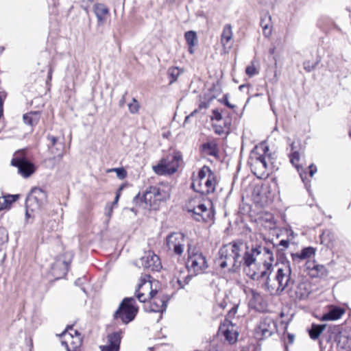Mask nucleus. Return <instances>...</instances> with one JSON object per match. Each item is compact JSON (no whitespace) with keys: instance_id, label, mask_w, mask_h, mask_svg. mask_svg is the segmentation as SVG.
I'll list each match as a JSON object with an SVG mask.
<instances>
[{"instance_id":"nucleus-40","label":"nucleus","mask_w":351,"mask_h":351,"mask_svg":"<svg viewBox=\"0 0 351 351\" xmlns=\"http://www.w3.org/2000/svg\"><path fill=\"white\" fill-rule=\"evenodd\" d=\"M69 264H70V261H64L61 262L60 261H57L52 267L53 275L56 274L54 271L55 268L58 267H60V266H62V274H65L66 272L69 270Z\"/></svg>"},{"instance_id":"nucleus-33","label":"nucleus","mask_w":351,"mask_h":351,"mask_svg":"<svg viewBox=\"0 0 351 351\" xmlns=\"http://www.w3.org/2000/svg\"><path fill=\"white\" fill-rule=\"evenodd\" d=\"M153 190V194L154 195V204L157 205V207L159 206V203L162 201L166 200L169 195L167 191L160 189L157 186H152Z\"/></svg>"},{"instance_id":"nucleus-50","label":"nucleus","mask_w":351,"mask_h":351,"mask_svg":"<svg viewBox=\"0 0 351 351\" xmlns=\"http://www.w3.org/2000/svg\"><path fill=\"white\" fill-rule=\"evenodd\" d=\"M317 171V168L313 165L309 166V174L311 177L313 176L314 173Z\"/></svg>"},{"instance_id":"nucleus-54","label":"nucleus","mask_w":351,"mask_h":351,"mask_svg":"<svg viewBox=\"0 0 351 351\" xmlns=\"http://www.w3.org/2000/svg\"><path fill=\"white\" fill-rule=\"evenodd\" d=\"M251 292H252V297L254 300H258L261 298V295L258 293L256 292L255 291L252 290Z\"/></svg>"},{"instance_id":"nucleus-48","label":"nucleus","mask_w":351,"mask_h":351,"mask_svg":"<svg viewBox=\"0 0 351 351\" xmlns=\"http://www.w3.org/2000/svg\"><path fill=\"white\" fill-rule=\"evenodd\" d=\"M112 210H113V206L112 205H110L109 204H108L106 205V215L108 217V218H110L111 216H112Z\"/></svg>"},{"instance_id":"nucleus-12","label":"nucleus","mask_w":351,"mask_h":351,"mask_svg":"<svg viewBox=\"0 0 351 351\" xmlns=\"http://www.w3.org/2000/svg\"><path fill=\"white\" fill-rule=\"evenodd\" d=\"M150 276L145 275L140 279L135 295L140 302H146L154 295L158 294V291L152 289V283L150 281Z\"/></svg>"},{"instance_id":"nucleus-53","label":"nucleus","mask_w":351,"mask_h":351,"mask_svg":"<svg viewBox=\"0 0 351 351\" xmlns=\"http://www.w3.org/2000/svg\"><path fill=\"white\" fill-rule=\"evenodd\" d=\"M119 197H120V193L119 191H118L116 194V196H115V198H114V202L112 203V204H109L110 205H112V206H114V205H116L119 199Z\"/></svg>"},{"instance_id":"nucleus-58","label":"nucleus","mask_w":351,"mask_h":351,"mask_svg":"<svg viewBox=\"0 0 351 351\" xmlns=\"http://www.w3.org/2000/svg\"><path fill=\"white\" fill-rule=\"evenodd\" d=\"M193 113H191L190 115H189V116L186 117V118H185V122L188 121V119L190 118V117H191V116H192V115H193Z\"/></svg>"},{"instance_id":"nucleus-19","label":"nucleus","mask_w":351,"mask_h":351,"mask_svg":"<svg viewBox=\"0 0 351 351\" xmlns=\"http://www.w3.org/2000/svg\"><path fill=\"white\" fill-rule=\"evenodd\" d=\"M142 265L152 271H159L162 267L160 258L152 251L145 253V255L141 258Z\"/></svg>"},{"instance_id":"nucleus-31","label":"nucleus","mask_w":351,"mask_h":351,"mask_svg":"<svg viewBox=\"0 0 351 351\" xmlns=\"http://www.w3.org/2000/svg\"><path fill=\"white\" fill-rule=\"evenodd\" d=\"M232 124V119L230 117H226V121L223 122V125L213 123L212 125L215 132L218 135L223 134H228Z\"/></svg>"},{"instance_id":"nucleus-35","label":"nucleus","mask_w":351,"mask_h":351,"mask_svg":"<svg viewBox=\"0 0 351 351\" xmlns=\"http://www.w3.org/2000/svg\"><path fill=\"white\" fill-rule=\"evenodd\" d=\"M325 328L326 325L324 324H312L311 329L308 330L310 337L313 340L318 339Z\"/></svg>"},{"instance_id":"nucleus-18","label":"nucleus","mask_w":351,"mask_h":351,"mask_svg":"<svg viewBox=\"0 0 351 351\" xmlns=\"http://www.w3.org/2000/svg\"><path fill=\"white\" fill-rule=\"evenodd\" d=\"M11 165L16 167L19 173L24 178L29 177L35 171L34 165L32 162L16 155L12 158Z\"/></svg>"},{"instance_id":"nucleus-57","label":"nucleus","mask_w":351,"mask_h":351,"mask_svg":"<svg viewBox=\"0 0 351 351\" xmlns=\"http://www.w3.org/2000/svg\"><path fill=\"white\" fill-rule=\"evenodd\" d=\"M51 74H52V69L50 68V69L49 71L48 77H47L49 80H51Z\"/></svg>"},{"instance_id":"nucleus-59","label":"nucleus","mask_w":351,"mask_h":351,"mask_svg":"<svg viewBox=\"0 0 351 351\" xmlns=\"http://www.w3.org/2000/svg\"><path fill=\"white\" fill-rule=\"evenodd\" d=\"M67 329H70L71 330H73V329H72V327H71V326H69V327L67 328Z\"/></svg>"},{"instance_id":"nucleus-9","label":"nucleus","mask_w":351,"mask_h":351,"mask_svg":"<svg viewBox=\"0 0 351 351\" xmlns=\"http://www.w3.org/2000/svg\"><path fill=\"white\" fill-rule=\"evenodd\" d=\"M185 209L193 214V218L197 221H208L214 215L213 212L208 206L202 203L199 198L193 197L189 199L185 204Z\"/></svg>"},{"instance_id":"nucleus-22","label":"nucleus","mask_w":351,"mask_h":351,"mask_svg":"<svg viewBox=\"0 0 351 351\" xmlns=\"http://www.w3.org/2000/svg\"><path fill=\"white\" fill-rule=\"evenodd\" d=\"M220 43L226 53H228L233 45L232 27L230 24H226L223 28Z\"/></svg>"},{"instance_id":"nucleus-34","label":"nucleus","mask_w":351,"mask_h":351,"mask_svg":"<svg viewBox=\"0 0 351 351\" xmlns=\"http://www.w3.org/2000/svg\"><path fill=\"white\" fill-rule=\"evenodd\" d=\"M40 118V114L38 112H30L23 115V121L25 123L29 125H34L38 123Z\"/></svg>"},{"instance_id":"nucleus-42","label":"nucleus","mask_w":351,"mask_h":351,"mask_svg":"<svg viewBox=\"0 0 351 351\" xmlns=\"http://www.w3.org/2000/svg\"><path fill=\"white\" fill-rule=\"evenodd\" d=\"M139 104L135 98H133L132 102L128 104L129 111L132 114H136L139 110Z\"/></svg>"},{"instance_id":"nucleus-4","label":"nucleus","mask_w":351,"mask_h":351,"mask_svg":"<svg viewBox=\"0 0 351 351\" xmlns=\"http://www.w3.org/2000/svg\"><path fill=\"white\" fill-rule=\"evenodd\" d=\"M259 253L258 246L250 250L244 245L243 252L240 254V266L243 264L245 272L253 279L256 276V269L259 265Z\"/></svg>"},{"instance_id":"nucleus-41","label":"nucleus","mask_w":351,"mask_h":351,"mask_svg":"<svg viewBox=\"0 0 351 351\" xmlns=\"http://www.w3.org/2000/svg\"><path fill=\"white\" fill-rule=\"evenodd\" d=\"M290 161L291 164L299 171V161H300V154L298 152H293L290 156Z\"/></svg>"},{"instance_id":"nucleus-25","label":"nucleus","mask_w":351,"mask_h":351,"mask_svg":"<svg viewBox=\"0 0 351 351\" xmlns=\"http://www.w3.org/2000/svg\"><path fill=\"white\" fill-rule=\"evenodd\" d=\"M47 138L49 141L48 146L51 152L61 158L64 148V143L60 141L58 138L50 134L47 135Z\"/></svg>"},{"instance_id":"nucleus-1","label":"nucleus","mask_w":351,"mask_h":351,"mask_svg":"<svg viewBox=\"0 0 351 351\" xmlns=\"http://www.w3.org/2000/svg\"><path fill=\"white\" fill-rule=\"evenodd\" d=\"M264 289L271 295H280L286 291L293 300H302L308 297L311 291L306 282L295 283L289 262L278 265L273 278L267 277Z\"/></svg>"},{"instance_id":"nucleus-51","label":"nucleus","mask_w":351,"mask_h":351,"mask_svg":"<svg viewBox=\"0 0 351 351\" xmlns=\"http://www.w3.org/2000/svg\"><path fill=\"white\" fill-rule=\"evenodd\" d=\"M287 339H288V343H287L292 344L294 342V340H295V335H293V334L289 333L287 335Z\"/></svg>"},{"instance_id":"nucleus-56","label":"nucleus","mask_w":351,"mask_h":351,"mask_svg":"<svg viewBox=\"0 0 351 351\" xmlns=\"http://www.w3.org/2000/svg\"><path fill=\"white\" fill-rule=\"evenodd\" d=\"M195 46H191V45H189V51L191 54L193 53L194 51H193V47Z\"/></svg>"},{"instance_id":"nucleus-49","label":"nucleus","mask_w":351,"mask_h":351,"mask_svg":"<svg viewBox=\"0 0 351 351\" xmlns=\"http://www.w3.org/2000/svg\"><path fill=\"white\" fill-rule=\"evenodd\" d=\"M223 103L224 104L228 106V108H234L235 107L234 105H232L231 104L229 101H228V97L226 95H225L223 98Z\"/></svg>"},{"instance_id":"nucleus-10","label":"nucleus","mask_w":351,"mask_h":351,"mask_svg":"<svg viewBox=\"0 0 351 351\" xmlns=\"http://www.w3.org/2000/svg\"><path fill=\"white\" fill-rule=\"evenodd\" d=\"M191 243L185 234L181 232H173L169 234L165 239V245L168 251L174 255L180 256L184 252L186 245Z\"/></svg>"},{"instance_id":"nucleus-5","label":"nucleus","mask_w":351,"mask_h":351,"mask_svg":"<svg viewBox=\"0 0 351 351\" xmlns=\"http://www.w3.org/2000/svg\"><path fill=\"white\" fill-rule=\"evenodd\" d=\"M188 262L186 266L191 275H197L204 273L208 268V263L205 256L199 252L191 243H188L187 248Z\"/></svg>"},{"instance_id":"nucleus-60","label":"nucleus","mask_w":351,"mask_h":351,"mask_svg":"<svg viewBox=\"0 0 351 351\" xmlns=\"http://www.w3.org/2000/svg\"><path fill=\"white\" fill-rule=\"evenodd\" d=\"M291 149L292 150L293 149V144L291 145Z\"/></svg>"},{"instance_id":"nucleus-13","label":"nucleus","mask_w":351,"mask_h":351,"mask_svg":"<svg viewBox=\"0 0 351 351\" xmlns=\"http://www.w3.org/2000/svg\"><path fill=\"white\" fill-rule=\"evenodd\" d=\"M277 330L276 322L269 317L261 319L259 325L255 330V336L258 339L268 338Z\"/></svg>"},{"instance_id":"nucleus-20","label":"nucleus","mask_w":351,"mask_h":351,"mask_svg":"<svg viewBox=\"0 0 351 351\" xmlns=\"http://www.w3.org/2000/svg\"><path fill=\"white\" fill-rule=\"evenodd\" d=\"M121 339L122 332L121 331L108 335L107 337V344L99 346L101 351H119Z\"/></svg>"},{"instance_id":"nucleus-21","label":"nucleus","mask_w":351,"mask_h":351,"mask_svg":"<svg viewBox=\"0 0 351 351\" xmlns=\"http://www.w3.org/2000/svg\"><path fill=\"white\" fill-rule=\"evenodd\" d=\"M189 273L186 267H180L172 280L173 287L177 289H182L188 285L191 280Z\"/></svg>"},{"instance_id":"nucleus-7","label":"nucleus","mask_w":351,"mask_h":351,"mask_svg":"<svg viewBox=\"0 0 351 351\" xmlns=\"http://www.w3.org/2000/svg\"><path fill=\"white\" fill-rule=\"evenodd\" d=\"M182 160V154L174 152L160 160V162L153 166V171L159 176L171 175L177 171Z\"/></svg>"},{"instance_id":"nucleus-38","label":"nucleus","mask_w":351,"mask_h":351,"mask_svg":"<svg viewBox=\"0 0 351 351\" xmlns=\"http://www.w3.org/2000/svg\"><path fill=\"white\" fill-rule=\"evenodd\" d=\"M182 73V70L176 66L170 67L168 69V75L171 77L170 84L177 80L180 75Z\"/></svg>"},{"instance_id":"nucleus-3","label":"nucleus","mask_w":351,"mask_h":351,"mask_svg":"<svg viewBox=\"0 0 351 351\" xmlns=\"http://www.w3.org/2000/svg\"><path fill=\"white\" fill-rule=\"evenodd\" d=\"M216 175L211 171L209 167H202L196 178L193 180L191 187L203 195L212 193L215 191L217 184Z\"/></svg>"},{"instance_id":"nucleus-24","label":"nucleus","mask_w":351,"mask_h":351,"mask_svg":"<svg viewBox=\"0 0 351 351\" xmlns=\"http://www.w3.org/2000/svg\"><path fill=\"white\" fill-rule=\"evenodd\" d=\"M306 269L308 275L312 278H323L328 275V270L323 265H319L315 262L306 263Z\"/></svg>"},{"instance_id":"nucleus-28","label":"nucleus","mask_w":351,"mask_h":351,"mask_svg":"<svg viewBox=\"0 0 351 351\" xmlns=\"http://www.w3.org/2000/svg\"><path fill=\"white\" fill-rule=\"evenodd\" d=\"M315 252V248L313 247H306L303 248L300 252L292 253L291 258L293 261L299 263L301 261L309 258L314 256Z\"/></svg>"},{"instance_id":"nucleus-39","label":"nucleus","mask_w":351,"mask_h":351,"mask_svg":"<svg viewBox=\"0 0 351 351\" xmlns=\"http://www.w3.org/2000/svg\"><path fill=\"white\" fill-rule=\"evenodd\" d=\"M225 114V111L223 110L219 109H214L212 110V115L210 119L212 121H223V115Z\"/></svg>"},{"instance_id":"nucleus-43","label":"nucleus","mask_w":351,"mask_h":351,"mask_svg":"<svg viewBox=\"0 0 351 351\" xmlns=\"http://www.w3.org/2000/svg\"><path fill=\"white\" fill-rule=\"evenodd\" d=\"M109 172L114 171L116 173L117 176L120 180L124 179L127 176V172L123 168H114L108 171Z\"/></svg>"},{"instance_id":"nucleus-36","label":"nucleus","mask_w":351,"mask_h":351,"mask_svg":"<svg viewBox=\"0 0 351 351\" xmlns=\"http://www.w3.org/2000/svg\"><path fill=\"white\" fill-rule=\"evenodd\" d=\"M19 197V195H8L0 197V210L10 206L13 202L18 199Z\"/></svg>"},{"instance_id":"nucleus-45","label":"nucleus","mask_w":351,"mask_h":351,"mask_svg":"<svg viewBox=\"0 0 351 351\" xmlns=\"http://www.w3.org/2000/svg\"><path fill=\"white\" fill-rule=\"evenodd\" d=\"M317 64V62L312 63L310 61H305L303 63V66L305 71L311 72L314 70Z\"/></svg>"},{"instance_id":"nucleus-2","label":"nucleus","mask_w":351,"mask_h":351,"mask_svg":"<svg viewBox=\"0 0 351 351\" xmlns=\"http://www.w3.org/2000/svg\"><path fill=\"white\" fill-rule=\"evenodd\" d=\"M244 244L242 242H234L224 245L219 252L217 260L219 266L229 271H235L240 267V254L243 252Z\"/></svg>"},{"instance_id":"nucleus-14","label":"nucleus","mask_w":351,"mask_h":351,"mask_svg":"<svg viewBox=\"0 0 351 351\" xmlns=\"http://www.w3.org/2000/svg\"><path fill=\"white\" fill-rule=\"evenodd\" d=\"M218 335L229 344H234L237 342L239 333L235 324L225 319L219 328Z\"/></svg>"},{"instance_id":"nucleus-46","label":"nucleus","mask_w":351,"mask_h":351,"mask_svg":"<svg viewBox=\"0 0 351 351\" xmlns=\"http://www.w3.org/2000/svg\"><path fill=\"white\" fill-rule=\"evenodd\" d=\"M245 73L250 77H252L253 75L257 74L258 71L254 65H250L246 68Z\"/></svg>"},{"instance_id":"nucleus-32","label":"nucleus","mask_w":351,"mask_h":351,"mask_svg":"<svg viewBox=\"0 0 351 351\" xmlns=\"http://www.w3.org/2000/svg\"><path fill=\"white\" fill-rule=\"evenodd\" d=\"M201 150L204 154L215 157H217L219 153L217 144L215 141L206 142L202 144Z\"/></svg>"},{"instance_id":"nucleus-37","label":"nucleus","mask_w":351,"mask_h":351,"mask_svg":"<svg viewBox=\"0 0 351 351\" xmlns=\"http://www.w3.org/2000/svg\"><path fill=\"white\" fill-rule=\"evenodd\" d=\"M184 38L188 45L195 46L198 43L197 34L194 31H188L184 34Z\"/></svg>"},{"instance_id":"nucleus-17","label":"nucleus","mask_w":351,"mask_h":351,"mask_svg":"<svg viewBox=\"0 0 351 351\" xmlns=\"http://www.w3.org/2000/svg\"><path fill=\"white\" fill-rule=\"evenodd\" d=\"M258 249L259 253V265L263 264L265 271H263L261 272V276L266 277V279L267 277L271 278L269 276H268V270L270 269V267L272 266V263L274 260L273 252L265 247H262L261 245H258Z\"/></svg>"},{"instance_id":"nucleus-6","label":"nucleus","mask_w":351,"mask_h":351,"mask_svg":"<svg viewBox=\"0 0 351 351\" xmlns=\"http://www.w3.org/2000/svg\"><path fill=\"white\" fill-rule=\"evenodd\" d=\"M138 308L136 306L134 298H125L120 303L118 309L114 314V319L120 320L123 324H128L134 319Z\"/></svg>"},{"instance_id":"nucleus-23","label":"nucleus","mask_w":351,"mask_h":351,"mask_svg":"<svg viewBox=\"0 0 351 351\" xmlns=\"http://www.w3.org/2000/svg\"><path fill=\"white\" fill-rule=\"evenodd\" d=\"M153 193L152 188L150 186L142 196L140 193L136 195L133 199V202L136 205L145 204L152 209H156L158 207L156 204H154V195Z\"/></svg>"},{"instance_id":"nucleus-8","label":"nucleus","mask_w":351,"mask_h":351,"mask_svg":"<svg viewBox=\"0 0 351 351\" xmlns=\"http://www.w3.org/2000/svg\"><path fill=\"white\" fill-rule=\"evenodd\" d=\"M268 151L269 149L267 146L261 145L256 147L250 154L249 162L254 175L258 178L265 176L267 168L265 153Z\"/></svg>"},{"instance_id":"nucleus-27","label":"nucleus","mask_w":351,"mask_h":351,"mask_svg":"<svg viewBox=\"0 0 351 351\" xmlns=\"http://www.w3.org/2000/svg\"><path fill=\"white\" fill-rule=\"evenodd\" d=\"M94 12L97 16L99 25H103L109 16L108 8L101 3H96L94 5Z\"/></svg>"},{"instance_id":"nucleus-30","label":"nucleus","mask_w":351,"mask_h":351,"mask_svg":"<svg viewBox=\"0 0 351 351\" xmlns=\"http://www.w3.org/2000/svg\"><path fill=\"white\" fill-rule=\"evenodd\" d=\"M338 346L343 350H351V332H341L337 339Z\"/></svg>"},{"instance_id":"nucleus-15","label":"nucleus","mask_w":351,"mask_h":351,"mask_svg":"<svg viewBox=\"0 0 351 351\" xmlns=\"http://www.w3.org/2000/svg\"><path fill=\"white\" fill-rule=\"evenodd\" d=\"M169 300V298L162 293V292H158L157 295H154L153 297L150 298L149 308H145L149 312H155L162 313L166 311L167 303Z\"/></svg>"},{"instance_id":"nucleus-29","label":"nucleus","mask_w":351,"mask_h":351,"mask_svg":"<svg viewBox=\"0 0 351 351\" xmlns=\"http://www.w3.org/2000/svg\"><path fill=\"white\" fill-rule=\"evenodd\" d=\"M260 25L263 29L264 36L265 37L270 36L272 31V22L271 16L269 12H266L261 15Z\"/></svg>"},{"instance_id":"nucleus-52","label":"nucleus","mask_w":351,"mask_h":351,"mask_svg":"<svg viewBox=\"0 0 351 351\" xmlns=\"http://www.w3.org/2000/svg\"><path fill=\"white\" fill-rule=\"evenodd\" d=\"M127 95V92L122 96L121 99L119 101V106L120 107H123L125 103V95Z\"/></svg>"},{"instance_id":"nucleus-26","label":"nucleus","mask_w":351,"mask_h":351,"mask_svg":"<svg viewBox=\"0 0 351 351\" xmlns=\"http://www.w3.org/2000/svg\"><path fill=\"white\" fill-rule=\"evenodd\" d=\"M345 313V310L336 306H329L328 311L323 314L320 318L321 321L337 320Z\"/></svg>"},{"instance_id":"nucleus-16","label":"nucleus","mask_w":351,"mask_h":351,"mask_svg":"<svg viewBox=\"0 0 351 351\" xmlns=\"http://www.w3.org/2000/svg\"><path fill=\"white\" fill-rule=\"evenodd\" d=\"M73 332L75 335L67 331H64L62 334V336L64 337V340L62 341V345L65 346L67 351H78V348L82 343L81 335L77 330Z\"/></svg>"},{"instance_id":"nucleus-47","label":"nucleus","mask_w":351,"mask_h":351,"mask_svg":"<svg viewBox=\"0 0 351 351\" xmlns=\"http://www.w3.org/2000/svg\"><path fill=\"white\" fill-rule=\"evenodd\" d=\"M278 246L282 247V248L280 249L281 250L287 249L289 246V240H281L278 243Z\"/></svg>"},{"instance_id":"nucleus-55","label":"nucleus","mask_w":351,"mask_h":351,"mask_svg":"<svg viewBox=\"0 0 351 351\" xmlns=\"http://www.w3.org/2000/svg\"><path fill=\"white\" fill-rule=\"evenodd\" d=\"M224 111H225V114L223 115V121H226V117H230L232 119L230 113L229 112H228L227 110H224Z\"/></svg>"},{"instance_id":"nucleus-11","label":"nucleus","mask_w":351,"mask_h":351,"mask_svg":"<svg viewBox=\"0 0 351 351\" xmlns=\"http://www.w3.org/2000/svg\"><path fill=\"white\" fill-rule=\"evenodd\" d=\"M47 202V193L40 188L32 189L25 201L26 216L29 217V211L39 210Z\"/></svg>"},{"instance_id":"nucleus-44","label":"nucleus","mask_w":351,"mask_h":351,"mask_svg":"<svg viewBox=\"0 0 351 351\" xmlns=\"http://www.w3.org/2000/svg\"><path fill=\"white\" fill-rule=\"evenodd\" d=\"M8 241V234L7 230L3 227H0V245Z\"/></svg>"}]
</instances>
